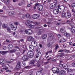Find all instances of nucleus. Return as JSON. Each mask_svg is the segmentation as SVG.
Masks as SVG:
<instances>
[{"mask_svg":"<svg viewBox=\"0 0 75 75\" xmlns=\"http://www.w3.org/2000/svg\"><path fill=\"white\" fill-rule=\"evenodd\" d=\"M2 67H3V69H5V70H7V69H8V68L5 65H3Z\"/></svg>","mask_w":75,"mask_h":75,"instance_id":"28","label":"nucleus"},{"mask_svg":"<svg viewBox=\"0 0 75 75\" xmlns=\"http://www.w3.org/2000/svg\"><path fill=\"white\" fill-rule=\"evenodd\" d=\"M49 62H50V61H48L44 62V64H48V63H49Z\"/></svg>","mask_w":75,"mask_h":75,"instance_id":"54","label":"nucleus"},{"mask_svg":"<svg viewBox=\"0 0 75 75\" xmlns=\"http://www.w3.org/2000/svg\"><path fill=\"white\" fill-rule=\"evenodd\" d=\"M12 30H14L15 31V30H16V29H17V28L16 27H14L13 26H12Z\"/></svg>","mask_w":75,"mask_h":75,"instance_id":"37","label":"nucleus"},{"mask_svg":"<svg viewBox=\"0 0 75 75\" xmlns=\"http://www.w3.org/2000/svg\"><path fill=\"white\" fill-rule=\"evenodd\" d=\"M40 34H42V32L40 31L38 32L37 35H40Z\"/></svg>","mask_w":75,"mask_h":75,"instance_id":"43","label":"nucleus"},{"mask_svg":"<svg viewBox=\"0 0 75 75\" xmlns=\"http://www.w3.org/2000/svg\"><path fill=\"white\" fill-rule=\"evenodd\" d=\"M5 61V60L1 58L0 59V64L1 65L4 64V63H3V62Z\"/></svg>","mask_w":75,"mask_h":75,"instance_id":"15","label":"nucleus"},{"mask_svg":"<svg viewBox=\"0 0 75 75\" xmlns=\"http://www.w3.org/2000/svg\"><path fill=\"white\" fill-rule=\"evenodd\" d=\"M72 65L73 67H75V62L73 63L72 64Z\"/></svg>","mask_w":75,"mask_h":75,"instance_id":"52","label":"nucleus"},{"mask_svg":"<svg viewBox=\"0 0 75 75\" xmlns=\"http://www.w3.org/2000/svg\"><path fill=\"white\" fill-rule=\"evenodd\" d=\"M16 68L18 69H20L21 68V62H17Z\"/></svg>","mask_w":75,"mask_h":75,"instance_id":"10","label":"nucleus"},{"mask_svg":"<svg viewBox=\"0 0 75 75\" xmlns=\"http://www.w3.org/2000/svg\"><path fill=\"white\" fill-rule=\"evenodd\" d=\"M47 34H44L42 36V40H45L47 38Z\"/></svg>","mask_w":75,"mask_h":75,"instance_id":"20","label":"nucleus"},{"mask_svg":"<svg viewBox=\"0 0 75 75\" xmlns=\"http://www.w3.org/2000/svg\"><path fill=\"white\" fill-rule=\"evenodd\" d=\"M29 47L30 51H31V52L34 51V47H33V46L32 45H30L29 46Z\"/></svg>","mask_w":75,"mask_h":75,"instance_id":"16","label":"nucleus"},{"mask_svg":"<svg viewBox=\"0 0 75 75\" xmlns=\"http://www.w3.org/2000/svg\"><path fill=\"white\" fill-rule=\"evenodd\" d=\"M61 53H60L57 56V58H59V57H61Z\"/></svg>","mask_w":75,"mask_h":75,"instance_id":"40","label":"nucleus"},{"mask_svg":"<svg viewBox=\"0 0 75 75\" xmlns=\"http://www.w3.org/2000/svg\"><path fill=\"white\" fill-rule=\"evenodd\" d=\"M55 47H56L55 48V50H57V49H58V48L59 47H58V45H56L55 46Z\"/></svg>","mask_w":75,"mask_h":75,"instance_id":"41","label":"nucleus"},{"mask_svg":"<svg viewBox=\"0 0 75 75\" xmlns=\"http://www.w3.org/2000/svg\"><path fill=\"white\" fill-rule=\"evenodd\" d=\"M37 66L38 67H40V62H38L37 63Z\"/></svg>","mask_w":75,"mask_h":75,"instance_id":"47","label":"nucleus"},{"mask_svg":"<svg viewBox=\"0 0 75 75\" xmlns=\"http://www.w3.org/2000/svg\"><path fill=\"white\" fill-rule=\"evenodd\" d=\"M47 24H52V23H51V21L50 22H48L47 23Z\"/></svg>","mask_w":75,"mask_h":75,"instance_id":"53","label":"nucleus"},{"mask_svg":"<svg viewBox=\"0 0 75 75\" xmlns=\"http://www.w3.org/2000/svg\"><path fill=\"white\" fill-rule=\"evenodd\" d=\"M27 56L29 58H33L34 56V52H28Z\"/></svg>","mask_w":75,"mask_h":75,"instance_id":"5","label":"nucleus"},{"mask_svg":"<svg viewBox=\"0 0 75 75\" xmlns=\"http://www.w3.org/2000/svg\"><path fill=\"white\" fill-rule=\"evenodd\" d=\"M2 27L3 28H7V25L5 24H3L2 25Z\"/></svg>","mask_w":75,"mask_h":75,"instance_id":"39","label":"nucleus"},{"mask_svg":"<svg viewBox=\"0 0 75 75\" xmlns=\"http://www.w3.org/2000/svg\"><path fill=\"white\" fill-rule=\"evenodd\" d=\"M32 17L33 19H37L39 18V16L38 14H34L32 16Z\"/></svg>","mask_w":75,"mask_h":75,"instance_id":"9","label":"nucleus"},{"mask_svg":"<svg viewBox=\"0 0 75 75\" xmlns=\"http://www.w3.org/2000/svg\"><path fill=\"white\" fill-rule=\"evenodd\" d=\"M35 62V61L34 60H32L30 62V64H34Z\"/></svg>","mask_w":75,"mask_h":75,"instance_id":"35","label":"nucleus"},{"mask_svg":"<svg viewBox=\"0 0 75 75\" xmlns=\"http://www.w3.org/2000/svg\"><path fill=\"white\" fill-rule=\"evenodd\" d=\"M64 35L65 36L67 37H69L71 35L70 34L68 33H64Z\"/></svg>","mask_w":75,"mask_h":75,"instance_id":"22","label":"nucleus"},{"mask_svg":"<svg viewBox=\"0 0 75 75\" xmlns=\"http://www.w3.org/2000/svg\"><path fill=\"white\" fill-rule=\"evenodd\" d=\"M16 52V49H13L10 51V52L11 53H13L14 52Z\"/></svg>","mask_w":75,"mask_h":75,"instance_id":"30","label":"nucleus"},{"mask_svg":"<svg viewBox=\"0 0 75 75\" xmlns=\"http://www.w3.org/2000/svg\"><path fill=\"white\" fill-rule=\"evenodd\" d=\"M65 51L66 52H69V50H65Z\"/></svg>","mask_w":75,"mask_h":75,"instance_id":"64","label":"nucleus"},{"mask_svg":"<svg viewBox=\"0 0 75 75\" xmlns=\"http://www.w3.org/2000/svg\"><path fill=\"white\" fill-rule=\"evenodd\" d=\"M73 22L72 23H70V24L69 25H71V27H74V23Z\"/></svg>","mask_w":75,"mask_h":75,"instance_id":"46","label":"nucleus"},{"mask_svg":"<svg viewBox=\"0 0 75 75\" xmlns=\"http://www.w3.org/2000/svg\"><path fill=\"white\" fill-rule=\"evenodd\" d=\"M63 68H64V69H67L68 68V65L66 64H63Z\"/></svg>","mask_w":75,"mask_h":75,"instance_id":"21","label":"nucleus"},{"mask_svg":"<svg viewBox=\"0 0 75 75\" xmlns=\"http://www.w3.org/2000/svg\"><path fill=\"white\" fill-rule=\"evenodd\" d=\"M71 6L72 7H74L75 6V3H74L72 4Z\"/></svg>","mask_w":75,"mask_h":75,"instance_id":"45","label":"nucleus"},{"mask_svg":"<svg viewBox=\"0 0 75 75\" xmlns=\"http://www.w3.org/2000/svg\"><path fill=\"white\" fill-rule=\"evenodd\" d=\"M55 4L53 5L52 4H51L50 5V8L51 9H53V8H55Z\"/></svg>","mask_w":75,"mask_h":75,"instance_id":"25","label":"nucleus"},{"mask_svg":"<svg viewBox=\"0 0 75 75\" xmlns=\"http://www.w3.org/2000/svg\"><path fill=\"white\" fill-rule=\"evenodd\" d=\"M33 40H34V38L32 36H29L27 38V40L29 41H33Z\"/></svg>","mask_w":75,"mask_h":75,"instance_id":"12","label":"nucleus"},{"mask_svg":"<svg viewBox=\"0 0 75 75\" xmlns=\"http://www.w3.org/2000/svg\"><path fill=\"white\" fill-rule=\"evenodd\" d=\"M52 61H53V62H56V60L54 59H52Z\"/></svg>","mask_w":75,"mask_h":75,"instance_id":"61","label":"nucleus"},{"mask_svg":"<svg viewBox=\"0 0 75 75\" xmlns=\"http://www.w3.org/2000/svg\"><path fill=\"white\" fill-rule=\"evenodd\" d=\"M51 51H49V52H47L46 53V55H47L48 54V53H50L51 52Z\"/></svg>","mask_w":75,"mask_h":75,"instance_id":"55","label":"nucleus"},{"mask_svg":"<svg viewBox=\"0 0 75 75\" xmlns=\"http://www.w3.org/2000/svg\"><path fill=\"white\" fill-rule=\"evenodd\" d=\"M66 70H67V71H68V72H70L71 71V70L69 69H66Z\"/></svg>","mask_w":75,"mask_h":75,"instance_id":"48","label":"nucleus"},{"mask_svg":"<svg viewBox=\"0 0 75 75\" xmlns=\"http://www.w3.org/2000/svg\"><path fill=\"white\" fill-rule=\"evenodd\" d=\"M71 32L72 33H75V28L74 27H72L70 29Z\"/></svg>","mask_w":75,"mask_h":75,"instance_id":"18","label":"nucleus"},{"mask_svg":"<svg viewBox=\"0 0 75 75\" xmlns=\"http://www.w3.org/2000/svg\"><path fill=\"white\" fill-rule=\"evenodd\" d=\"M25 17H26V18H30L31 17V16L30 14L28 13L26 14L25 15Z\"/></svg>","mask_w":75,"mask_h":75,"instance_id":"27","label":"nucleus"},{"mask_svg":"<svg viewBox=\"0 0 75 75\" xmlns=\"http://www.w3.org/2000/svg\"><path fill=\"white\" fill-rule=\"evenodd\" d=\"M73 21L74 20L72 19L68 20L67 21L66 23L69 25L70 23H72Z\"/></svg>","mask_w":75,"mask_h":75,"instance_id":"11","label":"nucleus"},{"mask_svg":"<svg viewBox=\"0 0 75 75\" xmlns=\"http://www.w3.org/2000/svg\"><path fill=\"white\" fill-rule=\"evenodd\" d=\"M31 30L28 29L26 30H21V32L22 34H31Z\"/></svg>","mask_w":75,"mask_h":75,"instance_id":"3","label":"nucleus"},{"mask_svg":"<svg viewBox=\"0 0 75 75\" xmlns=\"http://www.w3.org/2000/svg\"><path fill=\"white\" fill-rule=\"evenodd\" d=\"M13 48V45L11 44L9 45L8 47V50H11Z\"/></svg>","mask_w":75,"mask_h":75,"instance_id":"24","label":"nucleus"},{"mask_svg":"<svg viewBox=\"0 0 75 75\" xmlns=\"http://www.w3.org/2000/svg\"><path fill=\"white\" fill-rule=\"evenodd\" d=\"M14 24H15V25H18V24H19V23L17 22H15L14 23Z\"/></svg>","mask_w":75,"mask_h":75,"instance_id":"50","label":"nucleus"},{"mask_svg":"<svg viewBox=\"0 0 75 75\" xmlns=\"http://www.w3.org/2000/svg\"><path fill=\"white\" fill-rule=\"evenodd\" d=\"M2 25V23L1 21H0V27H1Z\"/></svg>","mask_w":75,"mask_h":75,"instance_id":"62","label":"nucleus"},{"mask_svg":"<svg viewBox=\"0 0 75 75\" xmlns=\"http://www.w3.org/2000/svg\"><path fill=\"white\" fill-rule=\"evenodd\" d=\"M36 75H42L41 71H38L36 73Z\"/></svg>","mask_w":75,"mask_h":75,"instance_id":"32","label":"nucleus"},{"mask_svg":"<svg viewBox=\"0 0 75 75\" xmlns=\"http://www.w3.org/2000/svg\"><path fill=\"white\" fill-rule=\"evenodd\" d=\"M18 4L19 6H21V5H22L23 4H22V3H19Z\"/></svg>","mask_w":75,"mask_h":75,"instance_id":"60","label":"nucleus"},{"mask_svg":"<svg viewBox=\"0 0 75 75\" xmlns=\"http://www.w3.org/2000/svg\"><path fill=\"white\" fill-rule=\"evenodd\" d=\"M57 36H58V37H59V38H60V37H61V35L59 34H57Z\"/></svg>","mask_w":75,"mask_h":75,"instance_id":"51","label":"nucleus"},{"mask_svg":"<svg viewBox=\"0 0 75 75\" xmlns=\"http://www.w3.org/2000/svg\"><path fill=\"white\" fill-rule=\"evenodd\" d=\"M36 52L38 53L36 54L35 56V58H38L40 56H41V53L40 52V49L39 48H37L36 50Z\"/></svg>","mask_w":75,"mask_h":75,"instance_id":"4","label":"nucleus"},{"mask_svg":"<svg viewBox=\"0 0 75 75\" xmlns=\"http://www.w3.org/2000/svg\"><path fill=\"white\" fill-rule=\"evenodd\" d=\"M20 75V73L18 72H17L15 74V75Z\"/></svg>","mask_w":75,"mask_h":75,"instance_id":"56","label":"nucleus"},{"mask_svg":"<svg viewBox=\"0 0 75 75\" xmlns=\"http://www.w3.org/2000/svg\"><path fill=\"white\" fill-rule=\"evenodd\" d=\"M53 44V42H50V43H47V45L49 47H51Z\"/></svg>","mask_w":75,"mask_h":75,"instance_id":"23","label":"nucleus"},{"mask_svg":"<svg viewBox=\"0 0 75 75\" xmlns=\"http://www.w3.org/2000/svg\"><path fill=\"white\" fill-rule=\"evenodd\" d=\"M7 63H8V64H10V63H11V61H6Z\"/></svg>","mask_w":75,"mask_h":75,"instance_id":"59","label":"nucleus"},{"mask_svg":"<svg viewBox=\"0 0 75 75\" xmlns=\"http://www.w3.org/2000/svg\"><path fill=\"white\" fill-rule=\"evenodd\" d=\"M59 67H60V68H62V67H63V64H62L61 63H60L59 64Z\"/></svg>","mask_w":75,"mask_h":75,"instance_id":"38","label":"nucleus"},{"mask_svg":"<svg viewBox=\"0 0 75 75\" xmlns=\"http://www.w3.org/2000/svg\"><path fill=\"white\" fill-rule=\"evenodd\" d=\"M35 6H37V8L39 11H41L43 8V6L42 5L40 4L38 2H37L34 5Z\"/></svg>","mask_w":75,"mask_h":75,"instance_id":"2","label":"nucleus"},{"mask_svg":"<svg viewBox=\"0 0 75 75\" xmlns=\"http://www.w3.org/2000/svg\"><path fill=\"white\" fill-rule=\"evenodd\" d=\"M26 56L25 55L23 56V57L22 58V59L24 61H27L28 60V57Z\"/></svg>","mask_w":75,"mask_h":75,"instance_id":"14","label":"nucleus"},{"mask_svg":"<svg viewBox=\"0 0 75 75\" xmlns=\"http://www.w3.org/2000/svg\"><path fill=\"white\" fill-rule=\"evenodd\" d=\"M71 17V14L70 12H67L66 13V18H69Z\"/></svg>","mask_w":75,"mask_h":75,"instance_id":"7","label":"nucleus"},{"mask_svg":"<svg viewBox=\"0 0 75 75\" xmlns=\"http://www.w3.org/2000/svg\"><path fill=\"white\" fill-rule=\"evenodd\" d=\"M52 70L56 74H58L59 75H63L66 74V71L65 70H61L59 71V69L57 67H54Z\"/></svg>","mask_w":75,"mask_h":75,"instance_id":"1","label":"nucleus"},{"mask_svg":"<svg viewBox=\"0 0 75 75\" xmlns=\"http://www.w3.org/2000/svg\"><path fill=\"white\" fill-rule=\"evenodd\" d=\"M59 12V9H55L53 10V13L54 14H58Z\"/></svg>","mask_w":75,"mask_h":75,"instance_id":"13","label":"nucleus"},{"mask_svg":"<svg viewBox=\"0 0 75 75\" xmlns=\"http://www.w3.org/2000/svg\"><path fill=\"white\" fill-rule=\"evenodd\" d=\"M65 31L64 30V29L63 28H62L60 29V32L62 33H64Z\"/></svg>","mask_w":75,"mask_h":75,"instance_id":"31","label":"nucleus"},{"mask_svg":"<svg viewBox=\"0 0 75 75\" xmlns=\"http://www.w3.org/2000/svg\"><path fill=\"white\" fill-rule=\"evenodd\" d=\"M16 55L18 56H20V55H21V53L20 52H16Z\"/></svg>","mask_w":75,"mask_h":75,"instance_id":"29","label":"nucleus"},{"mask_svg":"<svg viewBox=\"0 0 75 75\" xmlns=\"http://www.w3.org/2000/svg\"><path fill=\"white\" fill-rule=\"evenodd\" d=\"M59 52H64V50H59V51H58Z\"/></svg>","mask_w":75,"mask_h":75,"instance_id":"57","label":"nucleus"},{"mask_svg":"<svg viewBox=\"0 0 75 75\" xmlns=\"http://www.w3.org/2000/svg\"><path fill=\"white\" fill-rule=\"evenodd\" d=\"M22 64H23V65H24V66L25 65V63L24 62V61H23L22 62Z\"/></svg>","mask_w":75,"mask_h":75,"instance_id":"58","label":"nucleus"},{"mask_svg":"<svg viewBox=\"0 0 75 75\" xmlns=\"http://www.w3.org/2000/svg\"><path fill=\"white\" fill-rule=\"evenodd\" d=\"M15 48H16V49H17V50H16L17 51H18V50H20V48H19V47H18L17 46L15 47Z\"/></svg>","mask_w":75,"mask_h":75,"instance_id":"42","label":"nucleus"},{"mask_svg":"<svg viewBox=\"0 0 75 75\" xmlns=\"http://www.w3.org/2000/svg\"><path fill=\"white\" fill-rule=\"evenodd\" d=\"M49 38H51L52 40H53V39H54V35H52V34H50L49 35Z\"/></svg>","mask_w":75,"mask_h":75,"instance_id":"17","label":"nucleus"},{"mask_svg":"<svg viewBox=\"0 0 75 75\" xmlns=\"http://www.w3.org/2000/svg\"><path fill=\"white\" fill-rule=\"evenodd\" d=\"M7 13H8L9 15V16H13V15H14V13H12L11 12H8Z\"/></svg>","mask_w":75,"mask_h":75,"instance_id":"33","label":"nucleus"},{"mask_svg":"<svg viewBox=\"0 0 75 75\" xmlns=\"http://www.w3.org/2000/svg\"><path fill=\"white\" fill-rule=\"evenodd\" d=\"M7 31L8 33H11V31L10 30V28H7Z\"/></svg>","mask_w":75,"mask_h":75,"instance_id":"36","label":"nucleus"},{"mask_svg":"<svg viewBox=\"0 0 75 75\" xmlns=\"http://www.w3.org/2000/svg\"><path fill=\"white\" fill-rule=\"evenodd\" d=\"M62 17H65L66 18V13H63L62 15Z\"/></svg>","mask_w":75,"mask_h":75,"instance_id":"34","label":"nucleus"},{"mask_svg":"<svg viewBox=\"0 0 75 75\" xmlns=\"http://www.w3.org/2000/svg\"><path fill=\"white\" fill-rule=\"evenodd\" d=\"M69 43L70 45H72V42H69Z\"/></svg>","mask_w":75,"mask_h":75,"instance_id":"63","label":"nucleus"},{"mask_svg":"<svg viewBox=\"0 0 75 75\" xmlns=\"http://www.w3.org/2000/svg\"><path fill=\"white\" fill-rule=\"evenodd\" d=\"M3 49L4 50H6L7 49V47L6 46H4L3 47Z\"/></svg>","mask_w":75,"mask_h":75,"instance_id":"44","label":"nucleus"},{"mask_svg":"<svg viewBox=\"0 0 75 75\" xmlns=\"http://www.w3.org/2000/svg\"><path fill=\"white\" fill-rule=\"evenodd\" d=\"M29 27L30 28H35V25L30 24Z\"/></svg>","mask_w":75,"mask_h":75,"instance_id":"26","label":"nucleus"},{"mask_svg":"<svg viewBox=\"0 0 75 75\" xmlns=\"http://www.w3.org/2000/svg\"><path fill=\"white\" fill-rule=\"evenodd\" d=\"M34 24H35V25H38L40 24L39 23H38L37 22H35L34 23Z\"/></svg>","mask_w":75,"mask_h":75,"instance_id":"49","label":"nucleus"},{"mask_svg":"<svg viewBox=\"0 0 75 75\" xmlns=\"http://www.w3.org/2000/svg\"><path fill=\"white\" fill-rule=\"evenodd\" d=\"M58 9H59V12H63L65 10V6H61L60 7V6H58Z\"/></svg>","mask_w":75,"mask_h":75,"instance_id":"6","label":"nucleus"},{"mask_svg":"<svg viewBox=\"0 0 75 75\" xmlns=\"http://www.w3.org/2000/svg\"><path fill=\"white\" fill-rule=\"evenodd\" d=\"M8 51H0V53L2 55H5Z\"/></svg>","mask_w":75,"mask_h":75,"instance_id":"19","label":"nucleus"},{"mask_svg":"<svg viewBox=\"0 0 75 75\" xmlns=\"http://www.w3.org/2000/svg\"><path fill=\"white\" fill-rule=\"evenodd\" d=\"M29 23H33V22L30 21H25L26 25H27V26L29 27H30V26L31 24Z\"/></svg>","mask_w":75,"mask_h":75,"instance_id":"8","label":"nucleus"}]
</instances>
